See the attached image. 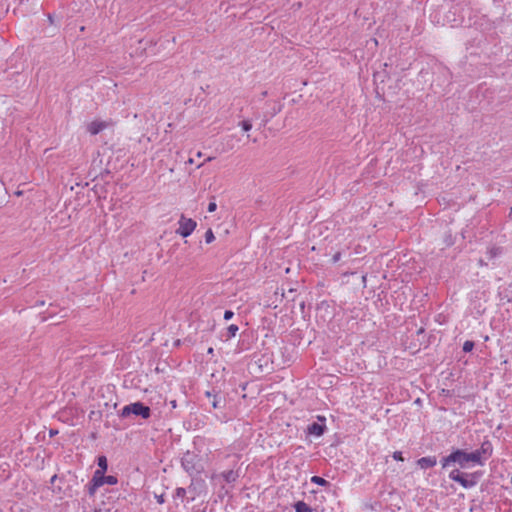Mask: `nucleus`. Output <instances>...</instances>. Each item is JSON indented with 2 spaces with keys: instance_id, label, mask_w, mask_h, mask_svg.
I'll list each match as a JSON object with an SVG mask.
<instances>
[{
  "instance_id": "nucleus-4",
  "label": "nucleus",
  "mask_w": 512,
  "mask_h": 512,
  "mask_svg": "<svg viewBox=\"0 0 512 512\" xmlns=\"http://www.w3.org/2000/svg\"><path fill=\"white\" fill-rule=\"evenodd\" d=\"M178 225L179 227L176 230V233L182 237L190 236L197 227V223L195 220H193L192 218H187L183 214L180 216Z\"/></svg>"
},
{
  "instance_id": "nucleus-9",
  "label": "nucleus",
  "mask_w": 512,
  "mask_h": 512,
  "mask_svg": "<svg viewBox=\"0 0 512 512\" xmlns=\"http://www.w3.org/2000/svg\"><path fill=\"white\" fill-rule=\"evenodd\" d=\"M223 478L227 483H232L236 481L238 474L233 470H228L222 473Z\"/></svg>"
},
{
  "instance_id": "nucleus-11",
  "label": "nucleus",
  "mask_w": 512,
  "mask_h": 512,
  "mask_svg": "<svg viewBox=\"0 0 512 512\" xmlns=\"http://www.w3.org/2000/svg\"><path fill=\"white\" fill-rule=\"evenodd\" d=\"M223 402H224V401H223V399H222V397H221V396L216 395V394H215V395H213V400H212L211 404H212V407H213L214 409H220V408H222V407H223Z\"/></svg>"
},
{
  "instance_id": "nucleus-18",
  "label": "nucleus",
  "mask_w": 512,
  "mask_h": 512,
  "mask_svg": "<svg viewBox=\"0 0 512 512\" xmlns=\"http://www.w3.org/2000/svg\"><path fill=\"white\" fill-rule=\"evenodd\" d=\"M186 495V490L184 488H177L175 492V496L178 498H184Z\"/></svg>"
},
{
  "instance_id": "nucleus-19",
  "label": "nucleus",
  "mask_w": 512,
  "mask_h": 512,
  "mask_svg": "<svg viewBox=\"0 0 512 512\" xmlns=\"http://www.w3.org/2000/svg\"><path fill=\"white\" fill-rule=\"evenodd\" d=\"M393 458L397 461H403L402 453L400 451H395L393 453Z\"/></svg>"
},
{
  "instance_id": "nucleus-17",
  "label": "nucleus",
  "mask_w": 512,
  "mask_h": 512,
  "mask_svg": "<svg viewBox=\"0 0 512 512\" xmlns=\"http://www.w3.org/2000/svg\"><path fill=\"white\" fill-rule=\"evenodd\" d=\"M474 347V342L472 341H466L464 344H463V351L464 352H470L472 351Z\"/></svg>"
},
{
  "instance_id": "nucleus-8",
  "label": "nucleus",
  "mask_w": 512,
  "mask_h": 512,
  "mask_svg": "<svg viewBox=\"0 0 512 512\" xmlns=\"http://www.w3.org/2000/svg\"><path fill=\"white\" fill-rule=\"evenodd\" d=\"M437 461H436V458L435 457H431V456H428V457H422L420 458L418 461H417V464L422 468V469H427V468H430V467H434L436 465Z\"/></svg>"
},
{
  "instance_id": "nucleus-24",
  "label": "nucleus",
  "mask_w": 512,
  "mask_h": 512,
  "mask_svg": "<svg viewBox=\"0 0 512 512\" xmlns=\"http://www.w3.org/2000/svg\"><path fill=\"white\" fill-rule=\"evenodd\" d=\"M213 395H214V394H212L210 391H207V392H206V396H207V397H212V398H213Z\"/></svg>"
},
{
  "instance_id": "nucleus-6",
  "label": "nucleus",
  "mask_w": 512,
  "mask_h": 512,
  "mask_svg": "<svg viewBox=\"0 0 512 512\" xmlns=\"http://www.w3.org/2000/svg\"><path fill=\"white\" fill-rule=\"evenodd\" d=\"M449 478L455 482H458L464 488H471L476 485L477 481L474 479H468L459 470L455 469L450 472Z\"/></svg>"
},
{
  "instance_id": "nucleus-12",
  "label": "nucleus",
  "mask_w": 512,
  "mask_h": 512,
  "mask_svg": "<svg viewBox=\"0 0 512 512\" xmlns=\"http://www.w3.org/2000/svg\"><path fill=\"white\" fill-rule=\"evenodd\" d=\"M311 482L320 486H327L329 482L320 476H313Z\"/></svg>"
},
{
  "instance_id": "nucleus-21",
  "label": "nucleus",
  "mask_w": 512,
  "mask_h": 512,
  "mask_svg": "<svg viewBox=\"0 0 512 512\" xmlns=\"http://www.w3.org/2000/svg\"><path fill=\"white\" fill-rule=\"evenodd\" d=\"M342 257V254L341 252H336L333 257H332V261L333 263H337Z\"/></svg>"
},
{
  "instance_id": "nucleus-10",
  "label": "nucleus",
  "mask_w": 512,
  "mask_h": 512,
  "mask_svg": "<svg viewBox=\"0 0 512 512\" xmlns=\"http://www.w3.org/2000/svg\"><path fill=\"white\" fill-rule=\"evenodd\" d=\"M296 512H312L311 508L303 501H298L295 504Z\"/></svg>"
},
{
  "instance_id": "nucleus-7",
  "label": "nucleus",
  "mask_w": 512,
  "mask_h": 512,
  "mask_svg": "<svg viewBox=\"0 0 512 512\" xmlns=\"http://www.w3.org/2000/svg\"><path fill=\"white\" fill-rule=\"evenodd\" d=\"M317 419L321 423L314 422V423L308 425L307 432L310 435H314V436L319 437V436L323 435V433H324V431L326 429V425H325L326 419L323 416H318Z\"/></svg>"
},
{
  "instance_id": "nucleus-3",
  "label": "nucleus",
  "mask_w": 512,
  "mask_h": 512,
  "mask_svg": "<svg viewBox=\"0 0 512 512\" xmlns=\"http://www.w3.org/2000/svg\"><path fill=\"white\" fill-rule=\"evenodd\" d=\"M103 470H96L92 478V485L89 488V493L94 494L95 490L104 484L115 485L117 478L112 475L105 476Z\"/></svg>"
},
{
  "instance_id": "nucleus-2",
  "label": "nucleus",
  "mask_w": 512,
  "mask_h": 512,
  "mask_svg": "<svg viewBox=\"0 0 512 512\" xmlns=\"http://www.w3.org/2000/svg\"><path fill=\"white\" fill-rule=\"evenodd\" d=\"M130 415L148 419L151 416V409L142 402H134L124 406L119 412V416L122 418H128Z\"/></svg>"
},
{
  "instance_id": "nucleus-28",
  "label": "nucleus",
  "mask_w": 512,
  "mask_h": 512,
  "mask_svg": "<svg viewBox=\"0 0 512 512\" xmlns=\"http://www.w3.org/2000/svg\"><path fill=\"white\" fill-rule=\"evenodd\" d=\"M212 159H213V157H208V158L206 159V161H211Z\"/></svg>"
},
{
  "instance_id": "nucleus-23",
  "label": "nucleus",
  "mask_w": 512,
  "mask_h": 512,
  "mask_svg": "<svg viewBox=\"0 0 512 512\" xmlns=\"http://www.w3.org/2000/svg\"><path fill=\"white\" fill-rule=\"evenodd\" d=\"M157 499H158L159 503H163L164 502L163 495L159 496Z\"/></svg>"
},
{
  "instance_id": "nucleus-27",
  "label": "nucleus",
  "mask_w": 512,
  "mask_h": 512,
  "mask_svg": "<svg viewBox=\"0 0 512 512\" xmlns=\"http://www.w3.org/2000/svg\"><path fill=\"white\" fill-rule=\"evenodd\" d=\"M197 156H198V157H201V156H202V152H200V151H199V152L197 153Z\"/></svg>"
},
{
  "instance_id": "nucleus-26",
  "label": "nucleus",
  "mask_w": 512,
  "mask_h": 512,
  "mask_svg": "<svg viewBox=\"0 0 512 512\" xmlns=\"http://www.w3.org/2000/svg\"><path fill=\"white\" fill-rule=\"evenodd\" d=\"M208 353H209V354H212V353H213V348H209V349H208Z\"/></svg>"
},
{
  "instance_id": "nucleus-16",
  "label": "nucleus",
  "mask_w": 512,
  "mask_h": 512,
  "mask_svg": "<svg viewBox=\"0 0 512 512\" xmlns=\"http://www.w3.org/2000/svg\"><path fill=\"white\" fill-rule=\"evenodd\" d=\"M215 240V236H214V233L211 229H208L206 232H205V242L207 244H210L212 243L213 241Z\"/></svg>"
},
{
  "instance_id": "nucleus-1",
  "label": "nucleus",
  "mask_w": 512,
  "mask_h": 512,
  "mask_svg": "<svg viewBox=\"0 0 512 512\" xmlns=\"http://www.w3.org/2000/svg\"><path fill=\"white\" fill-rule=\"evenodd\" d=\"M492 447L490 442H483L480 449L473 452L465 450H455L447 457L442 459V467L445 468L451 463L458 464L461 468H467L474 465H483L484 461L491 455Z\"/></svg>"
},
{
  "instance_id": "nucleus-14",
  "label": "nucleus",
  "mask_w": 512,
  "mask_h": 512,
  "mask_svg": "<svg viewBox=\"0 0 512 512\" xmlns=\"http://www.w3.org/2000/svg\"><path fill=\"white\" fill-rule=\"evenodd\" d=\"M239 126L244 132H248L252 129V123L250 120H243L239 123Z\"/></svg>"
},
{
  "instance_id": "nucleus-5",
  "label": "nucleus",
  "mask_w": 512,
  "mask_h": 512,
  "mask_svg": "<svg viewBox=\"0 0 512 512\" xmlns=\"http://www.w3.org/2000/svg\"><path fill=\"white\" fill-rule=\"evenodd\" d=\"M112 125V120L93 119L86 124L85 129L91 136H95Z\"/></svg>"
},
{
  "instance_id": "nucleus-20",
  "label": "nucleus",
  "mask_w": 512,
  "mask_h": 512,
  "mask_svg": "<svg viewBox=\"0 0 512 512\" xmlns=\"http://www.w3.org/2000/svg\"><path fill=\"white\" fill-rule=\"evenodd\" d=\"M217 209V204L215 202H210L208 204V212L212 213L214 211H216Z\"/></svg>"
},
{
  "instance_id": "nucleus-22",
  "label": "nucleus",
  "mask_w": 512,
  "mask_h": 512,
  "mask_svg": "<svg viewBox=\"0 0 512 512\" xmlns=\"http://www.w3.org/2000/svg\"><path fill=\"white\" fill-rule=\"evenodd\" d=\"M232 316H233V312L232 311H226L225 314H224L225 320L230 319Z\"/></svg>"
},
{
  "instance_id": "nucleus-15",
  "label": "nucleus",
  "mask_w": 512,
  "mask_h": 512,
  "mask_svg": "<svg viewBox=\"0 0 512 512\" xmlns=\"http://www.w3.org/2000/svg\"><path fill=\"white\" fill-rule=\"evenodd\" d=\"M238 330H239V328L237 325H235V324L230 325L227 329V332H228L227 339L234 337Z\"/></svg>"
},
{
  "instance_id": "nucleus-13",
  "label": "nucleus",
  "mask_w": 512,
  "mask_h": 512,
  "mask_svg": "<svg viewBox=\"0 0 512 512\" xmlns=\"http://www.w3.org/2000/svg\"><path fill=\"white\" fill-rule=\"evenodd\" d=\"M98 466H99V469L98 470H103V472H105L107 470V459L105 456H100L98 458Z\"/></svg>"
},
{
  "instance_id": "nucleus-25",
  "label": "nucleus",
  "mask_w": 512,
  "mask_h": 512,
  "mask_svg": "<svg viewBox=\"0 0 512 512\" xmlns=\"http://www.w3.org/2000/svg\"><path fill=\"white\" fill-rule=\"evenodd\" d=\"M188 163H189V164H193V163H194L193 159H192V158H190V159L188 160Z\"/></svg>"
}]
</instances>
